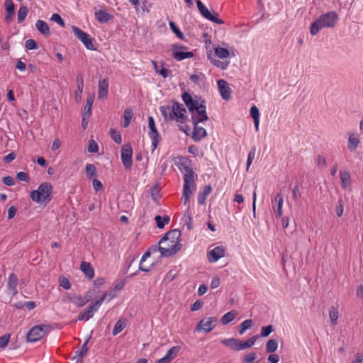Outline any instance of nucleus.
<instances>
[{
  "mask_svg": "<svg viewBox=\"0 0 363 363\" xmlns=\"http://www.w3.org/2000/svg\"><path fill=\"white\" fill-rule=\"evenodd\" d=\"M338 15L335 11H330L320 15L311 24V34L312 35H315L323 28L335 27L338 21Z\"/></svg>",
  "mask_w": 363,
  "mask_h": 363,
  "instance_id": "1",
  "label": "nucleus"
},
{
  "mask_svg": "<svg viewBox=\"0 0 363 363\" xmlns=\"http://www.w3.org/2000/svg\"><path fill=\"white\" fill-rule=\"evenodd\" d=\"M52 185L49 182H43L40 184L38 189L33 190L30 192L31 199L38 203H48L52 199Z\"/></svg>",
  "mask_w": 363,
  "mask_h": 363,
  "instance_id": "2",
  "label": "nucleus"
},
{
  "mask_svg": "<svg viewBox=\"0 0 363 363\" xmlns=\"http://www.w3.org/2000/svg\"><path fill=\"white\" fill-rule=\"evenodd\" d=\"M179 159L177 166L184 174V184H194L198 176L194 172L192 161L186 157H181Z\"/></svg>",
  "mask_w": 363,
  "mask_h": 363,
  "instance_id": "3",
  "label": "nucleus"
},
{
  "mask_svg": "<svg viewBox=\"0 0 363 363\" xmlns=\"http://www.w3.org/2000/svg\"><path fill=\"white\" fill-rule=\"evenodd\" d=\"M50 326L49 325L41 324L33 327L27 333V342H34L42 339L48 332Z\"/></svg>",
  "mask_w": 363,
  "mask_h": 363,
  "instance_id": "4",
  "label": "nucleus"
},
{
  "mask_svg": "<svg viewBox=\"0 0 363 363\" xmlns=\"http://www.w3.org/2000/svg\"><path fill=\"white\" fill-rule=\"evenodd\" d=\"M72 28L75 36L84 44L86 49L90 50H96L93 43L94 39L88 33L75 26H73Z\"/></svg>",
  "mask_w": 363,
  "mask_h": 363,
  "instance_id": "5",
  "label": "nucleus"
},
{
  "mask_svg": "<svg viewBox=\"0 0 363 363\" xmlns=\"http://www.w3.org/2000/svg\"><path fill=\"white\" fill-rule=\"evenodd\" d=\"M187 47L180 44H174L172 47L173 57L177 61H182L184 59L191 58L194 56L193 52L186 51Z\"/></svg>",
  "mask_w": 363,
  "mask_h": 363,
  "instance_id": "6",
  "label": "nucleus"
},
{
  "mask_svg": "<svg viewBox=\"0 0 363 363\" xmlns=\"http://www.w3.org/2000/svg\"><path fill=\"white\" fill-rule=\"evenodd\" d=\"M196 5L200 13L203 18L218 25L224 23L223 20L218 18V14L216 13L212 14L201 0L196 1Z\"/></svg>",
  "mask_w": 363,
  "mask_h": 363,
  "instance_id": "7",
  "label": "nucleus"
},
{
  "mask_svg": "<svg viewBox=\"0 0 363 363\" xmlns=\"http://www.w3.org/2000/svg\"><path fill=\"white\" fill-rule=\"evenodd\" d=\"M133 149L129 143L125 144L121 147V157L122 163L126 169L131 168L133 164Z\"/></svg>",
  "mask_w": 363,
  "mask_h": 363,
  "instance_id": "8",
  "label": "nucleus"
},
{
  "mask_svg": "<svg viewBox=\"0 0 363 363\" xmlns=\"http://www.w3.org/2000/svg\"><path fill=\"white\" fill-rule=\"evenodd\" d=\"M172 116H173V120L176 119L177 121L183 123L186 118V116L185 115L186 113V108L182 104L177 101H172Z\"/></svg>",
  "mask_w": 363,
  "mask_h": 363,
  "instance_id": "9",
  "label": "nucleus"
},
{
  "mask_svg": "<svg viewBox=\"0 0 363 363\" xmlns=\"http://www.w3.org/2000/svg\"><path fill=\"white\" fill-rule=\"evenodd\" d=\"M216 317L203 318L198 323L196 330H203L206 333H209L216 327Z\"/></svg>",
  "mask_w": 363,
  "mask_h": 363,
  "instance_id": "10",
  "label": "nucleus"
},
{
  "mask_svg": "<svg viewBox=\"0 0 363 363\" xmlns=\"http://www.w3.org/2000/svg\"><path fill=\"white\" fill-rule=\"evenodd\" d=\"M148 127L150 128L149 135L152 138V145L153 147L152 151L155 150L161 139L160 135L157 131L155 125V120L152 116L148 117Z\"/></svg>",
  "mask_w": 363,
  "mask_h": 363,
  "instance_id": "11",
  "label": "nucleus"
},
{
  "mask_svg": "<svg viewBox=\"0 0 363 363\" xmlns=\"http://www.w3.org/2000/svg\"><path fill=\"white\" fill-rule=\"evenodd\" d=\"M182 98L185 105L188 108L189 111L191 113V115L194 114L199 101L197 99H194L192 96L187 91H184L182 94Z\"/></svg>",
  "mask_w": 363,
  "mask_h": 363,
  "instance_id": "12",
  "label": "nucleus"
},
{
  "mask_svg": "<svg viewBox=\"0 0 363 363\" xmlns=\"http://www.w3.org/2000/svg\"><path fill=\"white\" fill-rule=\"evenodd\" d=\"M180 236L181 232L179 230H169L160 239L159 244L165 243L167 241H170L172 243L180 242L179 241Z\"/></svg>",
  "mask_w": 363,
  "mask_h": 363,
  "instance_id": "13",
  "label": "nucleus"
},
{
  "mask_svg": "<svg viewBox=\"0 0 363 363\" xmlns=\"http://www.w3.org/2000/svg\"><path fill=\"white\" fill-rule=\"evenodd\" d=\"M160 245L161 244H159V246H157L155 245H152V246H150V247L148 250H150V252H151V251H152V252L159 251L161 254V256L165 257H172L178 252L177 247H179V245H177V247H174V248L166 250V249L163 248V246H160Z\"/></svg>",
  "mask_w": 363,
  "mask_h": 363,
  "instance_id": "14",
  "label": "nucleus"
},
{
  "mask_svg": "<svg viewBox=\"0 0 363 363\" xmlns=\"http://www.w3.org/2000/svg\"><path fill=\"white\" fill-rule=\"evenodd\" d=\"M225 256V250L222 246H217L207 254L208 260L209 262H216L220 258Z\"/></svg>",
  "mask_w": 363,
  "mask_h": 363,
  "instance_id": "15",
  "label": "nucleus"
},
{
  "mask_svg": "<svg viewBox=\"0 0 363 363\" xmlns=\"http://www.w3.org/2000/svg\"><path fill=\"white\" fill-rule=\"evenodd\" d=\"M217 84L222 98L226 101L229 100L231 97L232 91L226 81L219 79L217 81Z\"/></svg>",
  "mask_w": 363,
  "mask_h": 363,
  "instance_id": "16",
  "label": "nucleus"
},
{
  "mask_svg": "<svg viewBox=\"0 0 363 363\" xmlns=\"http://www.w3.org/2000/svg\"><path fill=\"white\" fill-rule=\"evenodd\" d=\"M67 299L78 307L84 306L90 300L89 297L82 298L80 296H77L75 293L71 292L67 294Z\"/></svg>",
  "mask_w": 363,
  "mask_h": 363,
  "instance_id": "17",
  "label": "nucleus"
},
{
  "mask_svg": "<svg viewBox=\"0 0 363 363\" xmlns=\"http://www.w3.org/2000/svg\"><path fill=\"white\" fill-rule=\"evenodd\" d=\"M4 5L6 11L4 21L6 23H10L15 14V5L12 0H5Z\"/></svg>",
  "mask_w": 363,
  "mask_h": 363,
  "instance_id": "18",
  "label": "nucleus"
},
{
  "mask_svg": "<svg viewBox=\"0 0 363 363\" xmlns=\"http://www.w3.org/2000/svg\"><path fill=\"white\" fill-rule=\"evenodd\" d=\"M220 342L223 345L230 347L234 351L242 350L241 340L239 339L231 337L228 339H223Z\"/></svg>",
  "mask_w": 363,
  "mask_h": 363,
  "instance_id": "19",
  "label": "nucleus"
},
{
  "mask_svg": "<svg viewBox=\"0 0 363 363\" xmlns=\"http://www.w3.org/2000/svg\"><path fill=\"white\" fill-rule=\"evenodd\" d=\"M98 97L99 99L106 98L108 93V79H103L99 81L98 84Z\"/></svg>",
  "mask_w": 363,
  "mask_h": 363,
  "instance_id": "20",
  "label": "nucleus"
},
{
  "mask_svg": "<svg viewBox=\"0 0 363 363\" xmlns=\"http://www.w3.org/2000/svg\"><path fill=\"white\" fill-rule=\"evenodd\" d=\"M193 124L194 127L191 138L194 141L199 142L207 135V132L204 128L199 126V123Z\"/></svg>",
  "mask_w": 363,
  "mask_h": 363,
  "instance_id": "21",
  "label": "nucleus"
},
{
  "mask_svg": "<svg viewBox=\"0 0 363 363\" xmlns=\"http://www.w3.org/2000/svg\"><path fill=\"white\" fill-rule=\"evenodd\" d=\"M94 16L100 23H106L113 18V16L106 11L99 9L94 13Z\"/></svg>",
  "mask_w": 363,
  "mask_h": 363,
  "instance_id": "22",
  "label": "nucleus"
},
{
  "mask_svg": "<svg viewBox=\"0 0 363 363\" xmlns=\"http://www.w3.org/2000/svg\"><path fill=\"white\" fill-rule=\"evenodd\" d=\"M18 277L14 273H11L8 279L7 288L13 294L16 295L18 293L17 291Z\"/></svg>",
  "mask_w": 363,
  "mask_h": 363,
  "instance_id": "23",
  "label": "nucleus"
},
{
  "mask_svg": "<svg viewBox=\"0 0 363 363\" xmlns=\"http://www.w3.org/2000/svg\"><path fill=\"white\" fill-rule=\"evenodd\" d=\"M35 27L37 30L44 36L48 37L50 35V30L48 24L43 21V20H38L35 23Z\"/></svg>",
  "mask_w": 363,
  "mask_h": 363,
  "instance_id": "24",
  "label": "nucleus"
},
{
  "mask_svg": "<svg viewBox=\"0 0 363 363\" xmlns=\"http://www.w3.org/2000/svg\"><path fill=\"white\" fill-rule=\"evenodd\" d=\"M80 269L89 279H92L94 276V271L91 264L84 261L81 262Z\"/></svg>",
  "mask_w": 363,
  "mask_h": 363,
  "instance_id": "25",
  "label": "nucleus"
},
{
  "mask_svg": "<svg viewBox=\"0 0 363 363\" xmlns=\"http://www.w3.org/2000/svg\"><path fill=\"white\" fill-rule=\"evenodd\" d=\"M212 191V187L211 185H206L204 186L202 192H200L198 195L197 200L199 205H203L206 202L207 196Z\"/></svg>",
  "mask_w": 363,
  "mask_h": 363,
  "instance_id": "26",
  "label": "nucleus"
},
{
  "mask_svg": "<svg viewBox=\"0 0 363 363\" xmlns=\"http://www.w3.org/2000/svg\"><path fill=\"white\" fill-rule=\"evenodd\" d=\"M196 114L191 115V121L193 123H203L208 120L206 111H196Z\"/></svg>",
  "mask_w": 363,
  "mask_h": 363,
  "instance_id": "27",
  "label": "nucleus"
},
{
  "mask_svg": "<svg viewBox=\"0 0 363 363\" xmlns=\"http://www.w3.org/2000/svg\"><path fill=\"white\" fill-rule=\"evenodd\" d=\"M274 202L277 203V208H274L275 216L281 217L282 216V206H283V196L281 194L278 193L274 197Z\"/></svg>",
  "mask_w": 363,
  "mask_h": 363,
  "instance_id": "28",
  "label": "nucleus"
},
{
  "mask_svg": "<svg viewBox=\"0 0 363 363\" xmlns=\"http://www.w3.org/2000/svg\"><path fill=\"white\" fill-rule=\"evenodd\" d=\"M77 90L75 92V99L77 102H79L82 99V94L84 88V79L80 75L77 77Z\"/></svg>",
  "mask_w": 363,
  "mask_h": 363,
  "instance_id": "29",
  "label": "nucleus"
},
{
  "mask_svg": "<svg viewBox=\"0 0 363 363\" xmlns=\"http://www.w3.org/2000/svg\"><path fill=\"white\" fill-rule=\"evenodd\" d=\"M160 111L166 122L173 121V116H172V107L169 106H161L160 107Z\"/></svg>",
  "mask_w": 363,
  "mask_h": 363,
  "instance_id": "30",
  "label": "nucleus"
},
{
  "mask_svg": "<svg viewBox=\"0 0 363 363\" xmlns=\"http://www.w3.org/2000/svg\"><path fill=\"white\" fill-rule=\"evenodd\" d=\"M194 184H184L183 186V192H182V198H184V204L187 205L189 203L191 195L192 194V191L191 190V186H194Z\"/></svg>",
  "mask_w": 363,
  "mask_h": 363,
  "instance_id": "31",
  "label": "nucleus"
},
{
  "mask_svg": "<svg viewBox=\"0 0 363 363\" xmlns=\"http://www.w3.org/2000/svg\"><path fill=\"white\" fill-rule=\"evenodd\" d=\"M155 220L156 222L157 227L159 229H162L164 228L166 224H168L169 223L170 218L168 216H161L160 215H157L155 217Z\"/></svg>",
  "mask_w": 363,
  "mask_h": 363,
  "instance_id": "32",
  "label": "nucleus"
},
{
  "mask_svg": "<svg viewBox=\"0 0 363 363\" xmlns=\"http://www.w3.org/2000/svg\"><path fill=\"white\" fill-rule=\"evenodd\" d=\"M94 101V96L89 94L86 98V104L84 106V113L87 118H90L91 113V107Z\"/></svg>",
  "mask_w": 363,
  "mask_h": 363,
  "instance_id": "33",
  "label": "nucleus"
},
{
  "mask_svg": "<svg viewBox=\"0 0 363 363\" xmlns=\"http://www.w3.org/2000/svg\"><path fill=\"white\" fill-rule=\"evenodd\" d=\"M340 177L342 184V187L346 189L350 185V174L348 171H340Z\"/></svg>",
  "mask_w": 363,
  "mask_h": 363,
  "instance_id": "34",
  "label": "nucleus"
},
{
  "mask_svg": "<svg viewBox=\"0 0 363 363\" xmlns=\"http://www.w3.org/2000/svg\"><path fill=\"white\" fill-rule=\"evenodd\" d=\"M106 296V294H104V295L100 298H99L95 302L92 303L89 306H88L87 313H93L94 311H96L99 308L102 302L104 301Z\"/></svg>",
  "mask_w": 363,
  "mask_h": 363,
  "instance_id": "35",
  "label": "nucleus"
},
{
  "mask_svg": "<svg viewBox=\"0 0 363 363\" xmlns=\"http://www.w3.org/2000/svg\"><path fill=\"white\" fill-rule=\"evenodd\" d=\"M236 315L237 312L235 311H230L223 315L220 322L223 325H225L233 321Z\"/></svg>",
  "mask_w": 363,
  "mask_h": 363,
  "instance_id": "36",
  "label": "nucleus"
},
{
  "mask_svg": "<svg viewBox=\"0 0 363 363\" xmlns=\"http://www.w3.org/2000/svg\"><path fill=\"white\" fill-rule=\"evenodd\" d=\"M207 57L211 60V62L216 67L220 68L221 69H225L229 64V62H222L218 60H216L212 57L211 53L207 55Z\"/></svg>",
  "mask_w": 363,
  "mask_h": 363,
  "instance_id": "37",
  "label": "nucleus"
},
{
  "mask_svg": "<svg viewBox=\"0 0 363 363\" xmlns=\"http://www.w3.org/2000/svg\"><path fill=\"white\" fill-rule=\"evenodd\" d=\"M152 64L154 65V69L155 70V72L158 74H160V75H162V77L163 78H167L169 77V73L171 72L170 70L162 67V68H159V66L157 65V62H155V61H152ZM161 66H163V64L162 63Z\"/></svg>",
  "mask_w": 363,
  "mask_h": 363,
  "instance_id": "38",
  "label": "nucleus"
},
{
  "mask_svg": "<svg viewBox=\"0 0 363 363\" xmlns=\"http://www.w3.org/2000/svg\"><path fill=\"white\" fill-rule=\"evenodd\" d=\"M278 342L274 339H270L267 341L265 350L268 353H272L277 350Z\"/></svg>",
  "mask_w": 363,
  "mask_h": 363,
  "instance_id": "39",
  "label": "nucleus"
},
{
  "mask_svg": "<svg viewBox=\"0 0 363 363\" xmlns=\"http://www.w3.org/2000/svg\"><path fill=\"white\" fill-rule=\"evenodd\" d=\"M29 10L26 6H21L18 11V22L22 23L27 16Z\"/></svg>",
  "mask_w": 363,
  "mask_h": 363,
  "instance_id": "40",
  "label": "nucleus"
},
{
  "mask_svg": "<svg viewBox=\"0 0 363 363\" xmlns=\"http://www.w3.org/2000/svg\"><path fill=\"white\" fill-rule=\"evenodd\" d=\"M359 143V140L354 136V135H351L348 139V149L352 152L356 150L358 145Z\"/></svg>",
  "mask_w": 363,
  "mask_h": 363,
  "instance_id": "41",
  "label": "nucleus"
},
{
  "mask_svg": "<svg viewBox=\"0 0 363 363\" xmlns=\"http://www.w3.org/2000/svg\"><path fill=\"white\" fill-rule=\"evenodd\" d=\"M215 54L219 58L224 59L229 56L230 52L227 48L218 46L215 48Z\"/></svg>",
  "mask_w": 363,
  "mask_h": 363,
  "instance_id": "42",
  "label": "nucleus"
},
{
  "mask_svg": "<svg viewBox=\"0 0 363 363\" xmlns=\"http://www.w3.org/2000/svg\"><path fill=\"white\" fill-rule=\"evenodd\" d=\"M252 326V320L251 319H247L244 320L238 326V332L240 335L243 334L247 330L250 329Z\"/></svg>",
  "mask_w": 363,
  "mask_h": 363,
  "instance_id": "43",
  "label": "nucleus"
},
{
  "mask_svg": "<svg viewBox=\"0 0 363 363\" xmlns=\"http://www.w3.org/2000/svg\"><path fill=\"white\" fill-rule=\"evenodd\" d=\"M329 317L331 323L333 325H336L338 318V311L335 306H330L329 308Z\"/></svg>",
  "mask_w": 363,
  "mask_h": 363,
  "instance_id": "44",
  "label": "nucleus"
},
{
  "mask_svg": "<svg viewBox=\"0 0 363 363\" xmlns=\"http://www.w3.org/2000/svg\"><path fill=\"white\" fill-rule=\"evenodd\" d=\"M258 338V335H254L250 338L247 339L246 341H241V348L242 350L245 349H247L253 346Z\"/></svg>",
  "mask_w": 363,
  "mask_h": 363,
  "instance_id": "45",
  "label": "nucleus"
},
{
  "mask_svg": "<svg viewBox=\"0 0 363 363\" xmlns=\"http://www.w3.org/2000/svg\"><path fill=\"white\" fill-rule=\"evenodd\" d=\"M171 30L180 39L184 40V35L177 26L174 22L169 21V23Z\"/></svg>",
  "mask_w": 363,
  "mask_h": 363,
  "instance_id": "46",
  "label": "nucleus"
},
{
  "mask_svg": "<svg viewBox=\"0 0 363 363\" xmlns=\"http://www.w3.org/2000/svg\"><path fill=\"white\" fill-rule=\"evenodd\" d=\"M86 174L88 178L92 179L96 175V168L93 164H87L85 167Z\"/></svg>",
  "mask_w": 363,
  "mask_h": 363,
  "instance_id": "47",
  "label": "nucleus"
},
{
  "mask_svg": "<svg viewBox=\"0 0 363 363\" xmlns=\"http://www.w3.org/2000/svg\"><path fill=\"white\" fill-rule=\"evenodd\" d=\"M133 113L131 109H125L123 113V127L127 128L130 123Z\"/></svg>",
  "mask_w": 363,
  "mask_h": 363,
  "instance_id": "48",
  "label": "nucleus"
},
{
  "mask_svg": "<svg viewBox=\"0 0 363 363\" xmlns=\"http://www.w3.org/2000/svg\"><path fill=\"white\" fill-rule=\"evenodd\" d=\"M126 323L124 320H118L113 328V335H116L119 333H121L125 328Z\"/></svg>",
  "mask_w": 363,
  "mask_h": 363,
  "instance_id": "49",
  "label": "nucleus"
},
{
  "mask_svg": "<svg viewBox=\"0 0 363 363\" xmlns=\"http://www.w3.org/2000/svg\"><path fill=\"white\" fill-rule=\"evenodd\" d=\"M89 347L86 346V343H84L82 346V347L76 352V355L72 358V359H74L78 357L77 359H82L84 357H85L88 352Z\"/></svg>",
  "mask_w": 363,
  "mask_h": 363,
  "instance_id": "50",
  "label": "nucleus"
},
{
  "mask_svg": "<svg viewBox=\"0 0 363 363\" xmlns=\"http://www.w3.org/2000/svg\"><path fill=\"white\" fill-rule=\"evenodd\" d=\"M111 139L117 144L122 143L121 135L118 133L115 129L111 128L109 132Z\"/></svg>",
  "mask_w": 363,
  "mask_h": 363,
  "instance_id": "51",
  "label": "nucleus"
},
{
  "mask_svg": "<svg viewBox=\"0 0 363 363\" xmlns=\"http://www.w3.org/2000/svg\"><path fill=\"white\" fill-rule=\"evenodd\" d=\"M274 330V327L272 325L264 326L261 328L260 335L262 337H267Z\"/></svg>",
  "mask_w": 363,
  "mask_h": 363,
  "instance_id": "52",
  "label": "nucleus"
},
{
  "mask_svg": "<svg viewBox=\"0 0 363 363\" xmlns=\"http://www.w3.org/2000/svg\"><path fill=\"white\" fill-rule=\"evenodd\" d=\"M87 151L90 153H96L99 151V146L94 140H90L87 147Z\"/></svg>",
  "mask_w": 363,
  "mask_h": 363,
  "instance_id": "53",
  "label": "nucleus"
},
{
  "mask_svg": "<svg viewBox=\"0 0 363 363\" xmlns=\"http://www.w3.org/2000/svg\"><path fill=\"white\" fill-rule=\"evenodd\" d=\"M25 47L28 50H36L38 48V45L35 40L29 39L26 41Z\"/></svg>",
  "mask_w": 363,
  "mask_h": 363,
  "instance_id": "54",
  "label": "nucleus"
},
{
  "mask_svg": "<svg viewBox=\"0 0 363 363\" xmlns=\"http://www.w3.org/2000/svg\"><path fill=\"white\" fill-rule=\"evenodd\" d=\"M180 348L177 346H174L171 349L168 350L166 355L169 358L170 361H172L178 354Z\"/></svg>",
  "mask_w": 363,
  "mask_h": 363,
  "instance_id": "55",
  "label": "nucleus"
},
{
  "mask_svg": "<svg viewBox=\"0 0 363 363\" xmlns=\"http://www.w3.org/2000/svg\"><path fill=\"white\" fill-rule=\"evenodd\" d=\"M11 334L6 333L0 337V348L6 347L10 340Z\"/></svg>",
  "mask_w": 363,
  "mask_h": 363,
  "instance_id": "56",
  "label": "nucleus"
},
{
  "mask_svg": "<svg viewBox=\"0 0 363 363\" xmlns=\"http://www.w3.org/2000/svg\"><path fill=\"white\" fill-rule=\"evenodd\" d=\"M50 20L55 21L62 27H65V23L62 18L61 16L58 13H53L50 18Z\"/></svg>",
  "mask_w": 363,
  "mask_h": 363,
  "instance_id": "57",
  "label": "nucleus"
},
{
  "mask_svg": "<svg viewBox=\"0 0 363 363\" xmlns=\"http://www.w3.org/2000/svg\"><path fill=\"white\" fill-rule=\"evenodd\" d=\"M59 281H60V286L61 287H62L63 289L68 290L71 288V283L67 278H66L65 277H62L60 278Z\"/></svg>",
  "mask_w": 363,
  "mask_h": 363,
  "instance_id": "58",
  "label": "nucleus"
},
{
  "mask_svg": "<svg viewBox=\"0 0 363 363\" xmlns=\"http://www.w3.org/2000/svg\"><path fill=\"white\" fill-rule=\"evenodd\" d=\"M256 358V353L250 352L246 354L242 359V363H252Z\"/></svg>",
  "mask_w": 363,
  "mask_h": 363,
  "instance_id": "59",
  "label": "nucleus"
},
{
  "mask_svg": "<svg viewBox=\"0 0 363 363\" xmlns=\"http://www.w3.org/2000/svg\"><path fill=\"white\" fill-rule=\"evenodd\" d=\"M250 115L253 120L259 119V111L256 106H252L250 111Z\"/></svg>",
  "mask_w": 363,
  "mask_h": 363,
  "instance_id": "60",
  "label": "nucleus"
},
{
  "mask_svg": "<svg viewBox=\"0 0 363 363\" xmlns=\"http://www.w3.org/2000/svg\"><path fill=\"white\" fill-rule=\"evenodd\" d=\"M163 244L164 245L163 248H164L166 250L174 248V247H177V245H179V247H178V252H179L182 249V244L180 243V242L172 243V242H170V241H167V242H166L165 243H163Z\"/></svg>",
  "mask_w": 363,
  "mask_h": 363,
  "instance_id": "61",
  "label": "nucleus"
},
{
  "mask_svg": "<svg viewBox=\"0 0 363 363\" xmlns=\"http://www.w3.org/2000/svg\"><path fill=\"white\" fill-rule=\"evenodd\" d=\"M93 316V313H87V309L84 312H81L77 318V320H87Z\"/></svg>",
  "mask_w": 363,
  "mask_h": 363,
  "instance_id": "62",
  "label": "nucleus"
},
{
  "mask_svg": "<svg viewBox=\"0 0 363 363\" xmlns=\"http://www.w3.org/2000/svg\"><path fill=\"white\" fill-rule=\"evenodd\" d=\"M16 178L21 182H28L30 180V177L28 174L24 172H18L16 174Z\"/></svg>",
  "mask_w": 363,
  "mask_h": 363,
  "instance_id": "63",
  "label": "nucleus"
},
{
  "mask_svg": "<svg viewBox=\"0 0 363 363\" xmlns=\"http://www.w3.org/2000/svg\"><path fill=\"white\" fill-rule=\"evenodd\" d=\"M301 196L299 186L296 185L292 189V199L294 201H297Z\"/></svg>",
  "mask_w": 363,
  "mask_h": 363,
  "instance_id": "64",
  "label": "nucleus"
}]
</instances>
